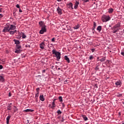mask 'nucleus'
I'll return each instance as SVG.
<instances>
[{"instance_id":"nucleus-53","label":"nucleus","mask_w":124,"mask_h":124,"mask_svg":"<svg viewBox=\"0 0 124 124\" xmlns=\"http://www.w3.org/2000/svg\"><path fill=\"white\" fill-rule=\"evenodd\" d=\"M56 101V99H54L53 100V102H54V103H55Z\"/></svg>"},{"instance_id":"nucleus-50","label":"nucleus","mask_w":124,"mask_h":124,"mask_svg":"<svg viewBox=\"0 0 124 124\" xmlns=\"http://www.w3.org/2000/svg\"><path fill=\"white\" fill-rule=\"evenodd\" d=\"M62 107L64 108V107H65L64 106V104L63 103H62Z\"/></svg>"},{"instance_id":"nucleus-64","label":"nucleus","mask_w":124,"mask_h":124,"mask_svg":"<svg viewBox=\"0 0 124 124\" xmlns=\"http://www.w3.org/2000/svg\"><path fill=\"white\" fill-rule=\"evenodd\" d=\"M49 124V123H47V124Z\"/></svg>"},{"instance_id":"nucleus-48","label":"nucleus","mask_w":124,"mask_h":124,"mask_svg":"<svg viewBox=\"0 0 124 124\" xmlns=\"http://www.w3.org/2000/svg\"><path fill=\"white\" fill-rule=\"evenodd\" d=\"M6 124H9V120H6Z\"/></svg>"},{"instance_id":"nucleus-44","label":"nucleus","mask_w":124,"mask_h":124,"mask_svg":"<svg viewBox=\"0 0 124 124\" xmlns=\"http://www.w3.org/2000/svg\"><path fill=\"white\" fill-rule=\"evenodd\" d=\"M46 71V70H45V69L42 70V73H43H43H45Z\"/></svg>"},{"instance_id":"nucleus-40","label":"nucleus","mask_w":124,"mask_h":124,"mask_svg":"<svg viewBox=\"0 0 124 124\" xmlns=\"http://www.w3.org/2000/svg\"><path fill=\"white\" fill-rule=\"evenodd\" d=\"M16 7L17 8L20 9V5L17 4L16 5Z\"/></svg>"},{"instance_id":"nucleus-61","label":"nucleus","mask_w":124,"mask_h":124,"mask_svg":"<svg viewBox=\"0 0 124 124\" xmlns=\"http://www.w3.org/2000/svg\"><path fill=\"white\" fill-rule=\"evenodd\" d=\"M38 76L40 77V75H39V76Z\"/></svg>"},{"instance_id":"nucleus-47","label":"nucleus","mask_w":124,"mask_h":124,"mask_svg":"<svg viewBox=\"0 0 124 124\" xmlns=\"http://www.w3.org/2000/svg\"><path fill=\"white\" fill-rule=\"evenodd\" d=\"M39 88H37L36 89V91L37 92V93H39Z\"/></svg>"},{"instance_id":"nucleus-43","label":"nucleus","mask_w":124,"mask_h":124,"mask_svg":"<svg viewBox=\"0 0 124 124\" xmlns=\"http://www.w3.org/2000/svg\"><path fill=\"white\" fill-rule=\"evenodd\" d=\"M3 68V67L2 66V65H0V69H2Z\"/></svg>"},{"instance_id":"nucleus-39","label":"nucleus","mask_w":124,"mask_h":124,"mask_svg":"<svg viewBox=\"0 0 124 124\" xmlns=\"http://www.w3.org/2000/svg\"><path fill=\"white\" fill-rule=\"evenodd\" d=\"M95 70H98V69H99V68L98 67V65L95 67Z\"/></svg>"},{"instance_id":"nucleus-52","label":"nucleus","mask_w":124,"mask_h":124,"mask_svg":"<svg viewBox=\"0 0 124 124\" xmlns=\"http://www.w3.org/2000/svg\"><path fill=\"white\" fill-rule=\"evenodd\" d=\"M2 8H0V13H1V12H2Z\"/></svg>"},{"instance_id":"nucleus-22","label":"nucleus","mask_w":124,"mask_h":124,"mask_svg":"<svg viewBox=\"0 0 124 124\" xmlns=\"http://www.w3.org/2000/svg\"><path fill=\"white\" fill-rule=\"evenodd\" d=\"M56 108V104L55 103H52V106L51 107V109H54V108Z\"/></svg>"},{"instance_id":"nucleus-63","label":"nucleus","mask_w":124,"mask_h":124,"mask_svg":"<svg viewBox=\"0 0 124 124\" xmlns=\"http://www.w3.org/2000/svg\"><path fill=\"white\" fill-rule=\"evenodd\" d=\"M58 69L60 70V68H59Z\"/></svg>"},{"instance_id":"nucleus-16","label":"nucleus","mask_w":124,"mask_h":124,"mask_svg":"<svg viewBox=\"0 0 124 124\" xmlns=\"http://www.w3.org/2000/svg\"><path fill=\"white\" fill-rule=\"evenodd\" d=\"M33 109H27L24 110V112H25L26 113H27L28 112H33Z\"/></svg>"},{"instance_id":"nucleus-56","label":"nucleus","mask_w":124,"mask_h":124,"mask_svg":"<svg viewBox=\"0 0 124 124\" xmlns=\"http://www.w3.org/2000/svg\"><path fill=\"white\" fill-rule=\"evenodd\" d=\"M97 60H98H98H100V59H99V57H97Z\"/></svg>"},{"instance_id":"nucleus-11","label":"nucleus","mask_w":124,"mask_h":124,"mask_svg":"<svg viewBox=\"0 0 124 124\" xmlns=\"http://www.w3.org/2000/svg\"><path fill=\"white\" fill-rule=\"evenodd\" d=\"M121 27V23L118 22L117 24H116L114 27L113 29H118Z\"/></svg>"},{"instance_id":"nucleus-32","label":"nucleus","mask_w":124,"mask_h":124,"mask_svg":"<svg viewBox=\"0 0 124 124\" xmlns=\"http://www.w3.org/2000/svg\"><path fill=\"white\" fill-rule=\"evenodd\" d=\"M10 118H11V115H8L6 118V121H10Z\"/></svg>"},{"instance_id":"nucleus-46","label":"nucleus","mask_w":124,"mask_h":124,"mask_svg":"<svg viewBox=\"0 0 124 124\" xmlns=\"http://www.w3.org/2000/svg\"><path fill=\"white\" fill-rule=\"evenodd\" d=\"M121 54L122 56H124V52L123 51H122Z\"/></svg>"},{"instance_id":"nucleus-62","label":"nucleus","mask_w":124,"mask_h":124,"mask_svg":"<svg viewBox=\"0 0 124 124\" xmlns=\"http://www.w3.org/2000/svg\"><path fill=\"white\" fill-rule=\"evenodd\" d=\"M1 6H2V5H0V7H1Z\"/></svg>"},{"instance_id":"nucleus-1","label":"nucleus","mask_w":124,"mask_h":124,"mask_svg":"<svg viewBox=\"0 0 124 124\" xmlns=\"http://www.w3.org/2000/svg\"><path fill=\"white\" fill-rule=\"evenodd\" d=\"M52 54L55 55L54 57L56 58L57 61L61 60V53L60 52L56 51V49H53Z\"/></svg>"},{"instance_id":"nucleus-26","label":"nucleus","mask_w":124,"mask_h":124,"mask_svg":"<svg viewBox=\"0 0 124 124\" xmlns=\"http://www.w3.org/2000/svg\"><path fill=\"white\" fill-rule=\"evenodd\" d=\"M14 112L15 113V112H17L18 111V108H17L16 106H14Z\"/></svg>"},{"instance_id":"nucleus-23","label":"nucleus","mask_w":124,"mask_h":124,"mask_svg":"<svg viewBox=\"0 0 124 124\" xmlns=\"http://www.w3.org/2000/svg\"><path fill=\"white\" fill-rule=\"evenodd\" d=\"M106 60V57H103L102 59L98 60V61H100V62H105V60Z\"/></svg>"},{"instance_id":"nucleus-27","label":"nucleus","mask_w":124,"mask_h":124,"mask_svg":"<svg viewBox=\"0 0 124 124\" xmlns=\"http://www.w3.org/2000/svg\"><path fill=\"white\" fill-rule=\"evenodd\" d=\"M0 81H1V82H3V81H4V78H3V77L1 76H0Z\"/></svg>"},{"instance_id":"nucleus-51","label":"nucleus","mask_w":124,"mask_h":124,"mask_svg":"<svg viewBox=\"0 0 124 124\" xmlns=\"http://www.w3.org/2000/svg\"><path fill=\"white\" fill-rule=\"evenodd\" d=\"M64 121V119H63V118H62V120L61 121L62 123H63V122Z\"/></svg>"},{"instance_id":"nucleus-2","label":"nucleus","mask_w":124,"mask_h":124,"mask_svg":"<svg viewBox=\"0 0 124 124\" xmlns=\"http://www.w3.org/2000/svg\"><path fill=\"white\" fill-rule=\"evenodd\" d=\"M110 16H109L104 15L102 17V21L103 22H108L110 20Z\"/></svg>"},{"instance_id":"nucleus-49","label":"nucleus","mask_w":124,"mask_h":124,"mask_svg":"<svg viewBox=\"0 0 124 124\" xmlns=\"http://www.w3.org/2000/svg\"><path fill=\"white\" fill-rule=\"evenodd\" d=\"M19 12H20V13H22V10H21L20 8H19Z\"/></svg>"},{"instance_id":"nucleus-25","label":"nucleus","mask_w":124,"mask_h":124,"mask_svg":"<svg viewBox=\"0 0 124 124\" xmlns=\"http://www.w3.org/2000/svg\"><path fill=\"white\" fill-rule=\"evenodd\" d=\"M79 28H80V26L78 24L77 25L75 26L73 28V29H74V30H78V29H79Z\"/></svg>"},{"instance_id":"nucleus-41","label":"nucleus","mask_w":124,"mask_h":124,"mask_svg":"<svg viewBox=\"0 0 124 124\" xmlns=\"http://www.w3.org/2000/svg\"><path fill=\"white\" fill-rule=\"evenodd\" d=\"M39 94V93H38V92H37V93H36V94H35V96H36V97H38V94Z\"/></svg>"},{"instance_id":"nucleus-17","label":"nucleus","mask_w":124,"mask_h":124,"mask_svg":"<svg viewBox=\"0 0 124 124\" xmlns=\"http://www.w3.org/2000/svg\"><path fill=\"white\" fill-rule=\"evenodd\" d=\"M14 42H15V44H16V45H18L20 43V41H19L18 40H16V39L14 40Z\"/></svg>"},{"instance_id":"nucleus-7","label":"nucleus","mask_w":124,"mask_h":124,"mask_svg":"<svg viewBox=\"0 0 124 124\" xmlns=\"http://www.w3.org/2000/svg\"><path fill=\"white\" fill-rule=\"evenodd\" d=\"M115 85L117 86V87H118V88H120L121 86H122V81L121 80H119L115 82Z\"/></svg>"},{"instance_id":"nucleus-3","label":"nucleus","mask_w":124,"mask_h":124,"mask_svg":"<svg viewBox=\"0 0 124 124\" xmlns=\"http://www.w3.org/2000/svg\"><path fill=\"white\" fill-rule=\"evenodd\" d=\"M47 31V29H46V26H44L41 28V30L39 31V33L40 34H43L44 32Z\"/></svg>"},{"instance_id":"nucleus-36","label":"nucleus","mask_w":124,"mask_h":124,"mask_svg":"<svg viewBox=\"0 0 124 124\" xmlns=\"http://www.w3.org/2000/svg\"><path fill=\"white\" fill-rule=\"evenodd\" d=\"M57 113L58 114H62V111H61V110L59 109L57 111Z\"/></svg>"},{"instance_id":"nucleus-4","label":"nucleus","mask_w":124,"mask_h":124,"mask_svg":"<svg viewBox=\"0 0 124 124\" xmlns=\"http://www.w3.org/2000/svg\"><path fill=\"white\" fill-rule=\"evenodd\" d=\"M10 31V30L9 29V25H6L4 27L2 32H9Z\"/></svg>"},{"instance_id":"nucleus-60","label":"nucleus","mask_w":124,"mask_h":124,"mask_svg":"<svg viewBox=\"0 0 124 124\" xmlns=\"http://www.w3.org/2000/svg\"><path fill=\"white\" fill-rule=\"evenodd\" d=\"M122 124H124V123H122Z\"/></svg>"},{"instance_id":"nucleus-57","label":"nucleus","mask_w":124,"mask_h":124,"mask_svg":"<svg viewBox=\"0 0 124 124\" xmlns=\"http://www.w3.org/2000/svg\"><path fill=\"white\" fill-rule=\"evenodd\" d=\"M64 82H67V80H65Z\"/></svg>"},{"instance_id":"nucleus-58","label":"nucleus","mask_w":124,"mask_h":124,"mask_svg":"<svg viewBox=\"0 0 124 124\" xmlns=\"http://www.w3.org/2000/svg\"><path fill=\"white\" fill-rule=\"evenodd\" d=\"M9 105H12V103H10Z\"/></svg>"},{"instance_id":"nucleus-12","label":"nucleus","mask_w":124,"mask_h":124,"mask_svg":"<svg viewBox=\"0 0 124 124\" xmlns=\"http://www.w3.org/2000/svg\"><path fill=\"white\" fill-rule=\"evenodd\" d=\"M9 32L10 33V34L13 35V34H14L15 33H16V32H17V30L10 31Z\"/></svg>"},{"instance_id":"nucleus-31","label":"nucleus","mask_w":124,"mask_h":124,"mask_svg":"<svg viewBox=\"0 0 124 124\" xmlns=\"http://www.w3.org/2000/svg\"><path fill=\"white\" fill-rule=\"evenodd\" d=\"M123 95V94H120L119 93L116 95L117 97H121Z\"/></svg>"},{"instance_id":"nucleus-15","label":"nucleus","mask_w":124,"mask_h":124,"mask_svg":"<svg viewBox=\"0 0 124 124\" xmlns=\"http://www.w3.org/2000/svg\"><path fill=\"white\" fill-rule=\"evenodd\" d=\"M81 117L83 118L84 121H85V122H86V121H88V117H87V116L85 115H82Z\"/></svg>"},{"instance_id":"nucleus-18","label":"nucleus","mask_w":124,"mask_h":124,"mask_svg":"<svg viewBox=\"0 0 124 124\" xmlns=\"http://www.w3.org/2000/svg\"><path fill=\"white\" fill-rule=\"evenodd\" d=\"M39 26H40L42 28H43V27H44V26H45V25H44L43 24V21H41L39 22Z\"/></svg>"},{"instance_id":"nucleus-55","label":"nucleus","mask_w":124,"mask_h":124,"mask_svg":"<svg viewBox=\"0 0 124 124\" xmlns=\"http://www.w3.org/2000/svg\"><path fill=\"white\" fill-rule=\"evenodd\" d=\"M62 0H57V1H59V2H61L62 1Z\"/></svg>"},{"instance_id":"nucleus-20","label":"nucleus","mask_w":124,"mask_h":124,"mask_svg":"<svg viewBox=\"0 0 124 124\" xmlns=\"http://www.w3.org/2000/svg\"><path fill=\"white\" fill-rule=\"evenodd\" d=\"M21 52H22L21 49H16L15 51V53H16V54H20L21 53Z\"/></svg>"},{"instance_id":"nucleus-30","label":"nucleus","mask_w":124,"mask_h":124,"mask_svg":"<svg viewBox=\"0 0 124 124\" xmlns=\"http://www.w3.org/2000/svg\"><path fill=\"white\" fill-rule=\"evenodd\" d=\"M16 47L17 48V49H20L21 48V45H16Z\"/></svg>"},{"instance_id":"nucleus-19","label":"nucleus","mask_w":124,"mask_h":124,"mask_svg":"<svg viewBox=\"0 0 124 124\" xmlns=\"http://www.w3.org/2000/svg\"><path fill=\"white\" fill-rule=\"evenodd\" d=\"M101 30H102V27L101 26H99L97 28V31H98L99 32H100L101 31Z\"/></svg>"},{"instance_id":"nucleus-42","label":"nucleus","mask_w":124,"mask_h":124,"mask_svg":"<svg viewBox=\"0 0 124 124\" xmlns=\"http://www.w3.org/2000/svg\"><path fill=\"white\" fill-rule=\"evenodd\" d=\"M51 41L52 42H55V38H53L52 39H51Z\"/></svg>"},{"instance_id":"nucleus-8","label":"nucleus","mask_w":124,"mask_h":124,"mask_svg":"<svg viewBox=\"0 0 124 124\" xmlns=\"http://www.w3.org/2000/svg\"><path fill=\"white\" fill-rule=\"evenodd\" d=\"M16 29V26L15 25H13L12 24L10 25L9 26V29L10 31H14Z\"/></svg>"},{"instance_id":"nucleus-13","label":"nucleus","mask_w":124,"mask_h":124,"mask_svg":"<svg viewBox=\"0 0 124 124\" xmlns=\"http://www.w3.org/2000/svg\"><path fill=\"white\" fill-rule=\"evenodd\" d=\"M39 98L41 101H44V100H45V98H44V96L43 95H40Z\"/></svg>"},{"instance_id":"nucleus-29","label":"nucleus","mask_w":124,"mask_h":124,"mask_svg":"<svg viewBox=\"0 0 124 124\" xmlns=\"http://www.w3.org/2000/svg\"><path fill=\"white\" fill-rule=\"evenodd\" d=\"M58 98L60 102H62V96H59Z\"/></svg>"},{"instance_id":"nucleus-38","label":"nucleus","mask_w":124,"mask_h":124,"mask_svg":"<svg viewBox=\"0 0 124 124\" xmlns=\"http://www.w3.org/2000/svg\"><path fill=\"white\" fill-rule=\"evenodd\" d=\"M3 17V15L2 14H0V19H1Z\"/></svg>"},{"instance_id":"nucleus-5","label":"nucleus","mask_w":124,"mask_h":124,"mask_svg":"<svg viewBox=\"0 0 124 124\" xmlns=\"http://www.w3.org/2000/svg\"><path fill=\"white\" fill-rule=\"evenodd\" d=\"M66 6L68 8H69L70 9H74L73 4L72 3V2H69L67 3Z\"/></svg>"},{"instance_id":"nucleus-21","label":"nucleus","mask_w":124,"mask_h":124,"mask_svg":"<svg viewBox=\"0 0 124 124\" xmlns=\"http://www.w3.org/2000/svg\"><path fill=\"white\" fill-rule=\"evenodd\" d=\"M12 109V107H11V106L10 105H9L7 107V110L8 111H10V110H11Z\"/></svg>"},{"instance_id":"nucleus-34","label":"nucleus","mask_w":124,"mask_h":124,"mask_svg":"<svg viewBox=\"0 0 124 124\" xmlns=\"http://www.w3.org/2000/svg\"><path fill=\"white\" fill-rule=\"evenodd\" d=\"M94 58H93V55H91L89 57V60H90L91 61H92V60H93Z\"/></svg>"},{"instance_id":"nucleus-14","label":"nucleus","mask_w":124,"mask_h":124,"mask_svg":"<svg viewBox=\"0 0 124 124\" xmlns=\"http://www.w3.org/2000/svg\"><path fill=\"white\" fill-rule=\"evenodd\" d=\"M64 60H65V61H66V62L68 63H69V62H70V60H69V58H68V57H67V56H64Z\"/></svg>"},{"instance_id":"nucleus-59","label":"nucleus","mask_w":124,"mask_h":124,"mask_svg":"<svg viewBox=\"0 0 124 124\" xmlns=\"http://www.w3.org/2000/svg\"><path fill=\"white\" fill-rule=\"evenodd\" d=\"M49 106H51V104H49Z\"/></svg>"},{"instance_id":"nucleus-33","label":"nucleus","mask_w":124,"mask_h":124,"mask_svg":"<svg viewBox=\"0 0 124 124\" xmlns=\"http://www.w3.org/2000/svg\"><path fill=\"white\" fill-rule=\"evenodd\" d=\"M22 38L25 39L27 37V36L26 35V34H25L24 33H22Z\"/></svg>"},{"instance_id":"nucleus-35","label":"nucleus","mask_w":124,"mask_h":124,"mask_svg":"<svg viewBox=\"0 0 124 124\" xmlns=\"http://www.w3.org/2000/svg\"><path fill=\"white\" fill-rule=\"evenodd\" d=\"M96 27V23L94 22H93V28H94V29H95Z\"/></svg>"},{"instance_id":"nucleus-45","label":"nucleus","mask_w":124,"mask_h":124,"mask_svg":"<svg viewBox=\"0 0 124 124\" xmlns=\"http://www.w3.org/2000/svg\"><path fill=\"white\" fill-rule=\"evenodd\" d=\"M94 50L95 49L93 48L91 49V51H92V53H93V52H94Z\"/></svg>"},{"instance_id":"nucleus-6","label":"nucleus","mask_w":124,"mask_h":124,"mask_svg":"<svg viewBox=\"0 0 124 124\" xmlns=\"http://www.w3.org/2000/svg\"><path fill=\"white\" fill-rule=\"evenodd\" d=\"M56 11L59 15H62V9L60 8V7H58Z\"/></svg>"},{"instance_id":"nucleus-28","label":"nucleus","mask_w":124,"mask_h":124,"mask_svg":"<svg viewBox=\"0 0 124 124\" xmlns=\"http://www.w3.org/2000/svg\"><path fill=\"white\" fill-rule=\"evenodd\" d=\"M118 31H119V29H114V30L113 31H112V32H113V33H116V32Z\"/></svg>"},{"instance_id":"nucleus-54","label":"nucleus","mask_w":124,"mask_h":124,"mask_svg":"<svg viewBox=\"0 0 124 124\" xmlns=\"http://www.w3.org/2000/svg\"><path fill=\"white\" fill-rule=\"evenodd\" d=\"M9 96H11V93H9Z\"/></svg>"},{"instance_id":"nucleus-37","label":"nucleus","mask_w":124,"mask_h":124,"mask_svg":"<svg viewBox=\"0 0 124 124\" xmlns=\"http://www.w3.org/2000/svg\"><path fill=\"white\" fill-rule=\"evenodd\" d=\"M82 1H84V2H88L90 1V0H81Z\"/></svg>"},{"instance_id":"nucleus-24","label":"nucleus","mask_w":124,"mask_h":124,"mask_svg":"<svg viewBox=\"0 0 124 124\" xmlns=\"http://www.w3.org/2000/svg\"><path fill=\"white\" fill-rule=\"evenodd\" d=\"M113 11H114V9L113 8H110L108 9V13H113Z\"/></svg>"},{"instance_id":"nucleus-9","label":"nucleus","mask_w":124,"mask_h":124,"mask_svg":"<svg viewBox=\"0 0 124 124\" xmlns=\"http://www.w3.org/2000/svg\"><path fill=\"white\" fill-rule=\"evenodd\" d=\"M44 47H45V42H43L40 44V48L43 50L44 49Z\"/></svg>"},{"instance_id":"nucleus-10","label":"nucleus","mask_w":124,"mask_h":124,"mask_svg":"<svg viewBox=\"0 0 124 124\" xmlns=\"http://www.w3.org/2000/svg\"><path fill=\"white\" fill-rule=\"evenodd\" d=\"M78 5H79V1H76L74 7V9H77V8H78Z\"/></svg>"}]
</instances>
